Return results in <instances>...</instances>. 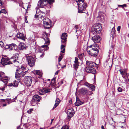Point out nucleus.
I'll return each instance as SVG.
<instances>
[{"label":"nucleus","mask_w":129,"mask_h":129,"mask_svg":"<svg viewBox=\"0 0 129 129\" xmlns=\"http://www.w3.org/2000/svg\"><path fill=\"white\" fill-rule=\"evenodd\" d=\"M27 69L24 66H21L20 68H18L16 70L15 77L17 79V82L20 81V78L21 76H23L27 72Z\"/></svg>","instance_id":"f257e3e1"},{"label":"nucleus","mask_w":129,"mask_h":129,"mask_svg":"<svg viewBox=\"0 0 129 129\" xmlns=\"http://www.w3.org/2000/svg\"><path fill=\"white\" fill-rule=\"evenodd\" d=\"M99 48L97 45L95 47L91 45L87 47L86 50L89 55L92 56H96L98 54Z\"/></svg>","instance_id":"f03ea898"},{"label":"nucleus","mask_w":129,"mask_h":129,"mask_svg":"<svg viewBox=\"0 0 129 129\" xmlns=\"http://www.w3.org/2000/svg\"><path fill=\"white\" fill-rule=\"evenodd\" d=\"M76 2L77 3V4L78 7V12L80 13H82L85 10L87 7L86 3H85L84 0H75Z\"/></svg>","instance_id":"7ed1b4c3"},{"label":"nucleus","mask_w":129,"mask_h":129,"mask_svg":"<svg viewBox=\"0 0 129 129\" xmlns=\"http://www.w3.org/2000/svg\"><path fill=\"white\" fill-rule=\"evenodd\" d=\"M102 27L101 24L96 23L94 24L92 28V31L93 34L100 33L102 30Z\"/></svg>","instance_id":"20e7f679"},{"label":"nucleus","mask_w":129,"mask_h":129,"mask_svg":"<svg viewBox=\"0 0 129 129\" xmlns=\"http://www.w3.org/2000/svg\"><path fill=\"white\" fill-rule=\"evenodd\" d=\"M26 57L28 64L30 67H32L34 65L35 62V59L32 56H29L28 55Z\"/></svg>","instance_id":"39448f33"},{"label":"nucleus","mask_w":129,"mask_h":129,"mask_svg":"<svg viewBox=\"0 0 129 129\" xmlns=\"http://www.w3.org/2000/svg\"><path fill=\"white\" fill-rule=\"evenodd\" d=\"M32 81V78L30 76H26L25 78L24 82L26 85L27 86L31 85Z\"/></svg>","instance_id":"423d86ee"},{"label":"nucleus","mask_w":129,"mask_h":129,"mask_svg":"<svg viewBox=\"0 0 129 129\" xmlns=\"http://www.w3.org/2000/svg\"><path fill=\"white\" fill-rule=\"evenodd\" d=\"M5 74L4 73L0 72V80L6 84L7 82L8 79V77H5Z\"/></svg>","instance_id":"0eeeda50"},{"label":"nucleus","mask_w":129,"mask_h":129,"mask_svg":"<svg viewBox=\"0 0 129 129\" xmlns=\"http://www.w3.org/2000/svg\"><path fill=\"white\" fill-rule=\"evenodd\" d=\"M49 34H47L46 32H44L42 34V38L44 40L45 43V44L49 45L50 43L49 38H48Z\"/></svg>","instance_id":"6e6552de"},{"label":"nucleus","mask_w":129,"mask_h":129,"mask_svg":"<svg viewBox=\"0 0 129 129\" xmlns=\"http://www.w3.org/2000/svg\"><path fill=\"white\" fill-rule=\"evenodd\" d=\"M48 3L47 0H40L38 3V5L39 7L43 8Z\"/></svg>","instance_id":"1a4fd4ad"},{"label":"nucleus","mask_w":129,"mask_h":129,"mask_svg":"<svg viewBox=\"0 0 129 129\" xmlns=\"http://www.w3.org/2000/svg\"><path fill=\"white\" fill-rule=\"evenodd\" d=\"M67 35L66 33H63L61 36V42L62 44H65L67 41Z\"/></svg>","instance_id":"9d476101"},{"label":"nucleus","mask_w":129,"mask_h":129,"mask_svg":"<svg viewBox=\"0 0 129 129\" xmlns=\"http://www.w3.org/2000/svg\"><path fill=\"white\" fill-rule=\"evenodd\" d=\"M85 70L86 72L89 73L95 74L96 73V70L93 67H87L86 68Z\"/></svg>","instance_id":"9b49d317"},{"label":"nucleus","mask_w":129,"mask_h":129,"mask_svg":"<svg viewBox=\"0 0 129 129\" xmlns=\"http://www.w3.org/2000/svg\"><path fill=\"white\" fill-rule=\"evenodd\" d=\"M1 62L2 64L4 66L10 64V62L9 61V59L8 57L6 58L2 57L1 59Z\"/></svg>","instance_id":"f8f14e48"},{"label":"nucleus","mask_w":129,"mask_h":129,"mask_svg":"<svg viewBox=\"0 0 129 129\" xmlns=\"http://www.w3.org/2000/svg\"><path fill=\"white\" fill-rule=\"evenodd\" d=\"M41 99L40 97L38 95H34L33 98L31 100L32 103H37V102H39Z\"/></svg>","instance_id":"ddd939ff"},{"label":"nucleus","mask_w":129,"mask_h":129,"mask_svg":"<svg viewBox=\"0 0 129 129\" xmlns=\"http://www.w3.org/2000/svg\"><path fill=\"white\" fill-rule=\"evenodd\" d=\"M92 40L94 43H98L101 40V38L99 35H96L92 38Z\"/></svg>","instance_id":"4468645a"},{"label":"nucleus","mask_w":129,"mask_h":129,"mask_svg":"<svg viewBox=\"0 0 129 129\" xmlns=\"http://www.w3.org/2000/svg\"><path fill=\"white\" fill-rule=\"evenodd\" d=\"M86 64L88 66L92 67H96L97 65L94 62L91 61H89L88 60L86 61Z\"/></svg>","instance_id":"2eb2a0df"},{"label":"nucleus","mask_w":129,"mask_h":129,"mask_svg":"<svg viewBox=\"0 0 129 129\" xmlns=\"http://www.w3.org/2000/svg\"><path fill=\"white\" fill-rule=\"evenodd\" d=\"M18 58H16L15 57H13L11 58L10 59H9V61L10 62V64L13 63V62H19V61L18 60Z\"/></svg>","instance_id":"dca6fc26"},{"label":"nucleus","mask_w":129,"mask_h":129,"mask_svg":"<svg viewBox=\"0 0 129 129\" xmlns=\"http://www.w3.org/2000/svg\"><path fill=\"white\" fill-rule=\"evenodd\" d=\"M83 102L81 101L79 98L76 97V102L75 103V104L76 106H78L83 104Z\"/></svg>","instance_id":"f3484780"},{"label":"nucleus","mask_w":129,"mask_h":129,"mask_svg":"<svg viewBox=\"0 0 129 129\" xmlns=\"http://www.w3.org/2000/svg\"><path fill=\"white\" fill-rule=\"evenodd\" d=\"M16 36L17 38L23 40L25 38V35L24 34H22L20 33H18Z\"/></svg>","instance_id":"a211bd4d"},{"label":"nucleus","mask_w":129,"mask_h":129,"mask_svg":"<svg viewBox=\"0 0 129 129\" xmlns=\"http://www.w3.org/2000/svg\"><path fill=\"white\" fill-rule=\"evenodd\" d=\"M79 92L82 95H85L87 93L88 91L86 89L82 88L79 90Z\"/></svg>","instance_id":"6ab92c4d"},{"label":"nucleus","mask_w":129,"mask_h":129,"mask_svg":"<svg viewBox=\"0 0 129 129\" xmlns=\"http://www.w3.org/2000/svg\"><path fill=\"white\" fill-rule=\"evenodd\" d=\"M10 49L11 50H16L17 48V46L16 45L14 44H10Z\"/></svg>","instance_id":"aec40b11"},{"label":"nucleus","mask_w":129,"mask_h":129,"mask_svg":"<svg viewBox=\"0 0 129 129\" xmlns=\"http://www.w3.org/2000/svg\"><path fill=\"white\" fill-rule=\"evenodd\" d=\"M26 45L24 44L20 43L19 45V48L20 50H23L25 49Z\"/></svg>","instance_id":"412c9836"},{"label":"nucleus","mask_w":129,"mask_h":129,"mask_svg":"<svg viewBox=\"0 0 129 129\" xmlns=\"http://www.w3.org/2000/svg\"><path fill=\"white\" fill-rule=\"evenodd\" d=\"M86 85L89 87V89L93 90L95 89V86L92 84H91L89 83H87Z\"/></svg>","instance_id":"4be33fe9"},{"label":"nucleus","mask_w":129,"mask_h":129,"mask_svg":"<svg viewBox=\"0 0 129 129\" xmlns=\"http://www.w3.org/2000/svg\"><path fill=\"white\" fill-rule=\"evenodd\" d=\"M18 85V83L16 80H15L14 81V82L13 83H9L8 86H13L15 87H17Z\"/></svg>","instance_id":"5701e85b"},{"label":"nucleus","mask_w":129,"mask_h":129,"mask_svg":"<svg viewBox=\"0 0 129 129\" xmlns=\"http://www.w3.org/2000/svg\"><path fill=\"white\" fill-rule=\"evenodd\" d=\"M55 102L56 103L54 105V107H53V109L54 108H56L59 103V99L58 98H56L55 101Z\"/></svg>","instance_id":"b1692460"},{"label":"nucleus","mask_w":129,"mask_h":129,"mask_svg":"<svg viewBox=\"0 0 129 129\" xmlns=\"http://www.w3.org/2000/svg\"><path fill=\"white\" fill-rule=\"evenodd\" d=\"M43 20V23H50V20L48 18H44Z\"/></svg>","instance_id":"393cba45"},{"label":"nucleus","mask_w":129,"mask_h":129,"mask_svg":"<svg viewBox=\"0 0 129 129\" xmlns=\"http://www.w3.org/2000/svg\"><path fill=\"white\" fill-rule=\"evenodd\" d=\"M50 23H43V25L44 26L45 28H48L50 27Z\"/></svg>","instance_id":"a878e982"},{"label":"nucleus","mask_w":129,"mask_h":129,"mask_svg":"<svg viewBox=\"0 0 129 129\" xmlns=\"http://www.w3.org/2000/svg\"><path fill=\"white\" fill-rule=\"evenodd\" d=\"M63 44H62L61 46V49L62 50L61 51V52L63 53L65 51V46Z\"/></svg>","instance_id":"bb28decb"},{"label":"nucleus","mask_w":129,"mask_h":129,"mask_svg":"<svg viewBox=\"0 0 129 129\" xmlns=\"http://www.w3.org/2000/svg\"><path fill=\"white\" fill-rule=\"evenodd\" d=\"M48 2V4H49V8H51V6L52 4L54 2V0H47Z\"/></svg>","instance_id":"cd10ccee"},{"label":"nucleus","mask_w":129,"mask_h":129,"mask_svg":"<svg viewBox=\"0 0 129 129\" xmlns=\"http://www.w3.org/2000/svg\"><path fill=\"white\" fill-rule=\"evenodd\" d=\"M45 16V14L44 12H40L39 14V17L41 19L44 18V17Z\"/></svg>","instance_id":"c85d7f7f"},{"label":"nucleus","mask_w":129,"mask_h":129,"mask_svg":"<svg viewBox=\"0 0 129 129\" xmlns=\"http://www.w3.org/2000/svg\"><path fill=\"white\" fill-rule=\"evenodd\" d=\"M56 78H53L52 79L51 82L50 84V85L52 86L55 85V82Z\"/></svg>","instance_id":"c756f323"},{"label":"nucleus","mask_w":129,"mask_h":129,"mask_svg":"<svg viewBox=\"0 0 129 129\" xmlns=\"http://www.w3.org/2000/svg\"><path fill=\"white\" fill-rule=\"evenodd\" d=\"M43 92L45 93H47L50 91V89L48 88H43L42 90Z\"/></svg>","instance_id":"7c9ffc66"},{"label":"nucleus","mask_w":129,"mask_h":129,"mask_svg":"<svg viewBox=\"0 0 129 129\" xmlns=\"http://www.w3.org/2000/svg\"><path fill=\"white\" fill-rule=\"evenodd\" d=\"M97 17L99 19H103L104 18L103 15L101 13L99 14V15Z\"/></svg>","instance_id":"2f4dec72"},{"label":"nucleus","mask_w":129,"mask_h":129,"mask_svg":"<svg viewBox=\"0 0 129 129\" xmlns=\"http://www.w3.org/2000/svg\"><path fill=\"white\" fill-rule=\"evenodd\" d=\"M118 7H121L122 9H124V7H127V5L126 4H124L123 5H117Z\"/></svg>","instance_id":"473e14b6"},{"label":"nucleus","mask_w":129,"mask_h":129,"mask_svg":"<svg viewBox=\"0 0 129 129\" xmlns=\"http://www.w3.org/2000/svg\"><path fill=\"white\" fill-rule=\"evenodd\" d=\"M35 73L36 74L39 75L40 76H41L42 75V73L39 70L36 71L35 72Z\"/></svg>","instance_id":"72a5a7b5"},{"label":"nucleus","mask_w":129,"mask_h":129,"mask_svg":"<svg viewBox=\"0 0 129 129\" xmlns=\"http://www.w3.org/2000/svg\"><path fill=\"white\" fill-rule=\"evenodd\" d=\"M73 67L76 70L78 68L79 66V63H75L73 65Z\"/></svg>","instance_id":"f704fd0d"},{"label":"nucleus","mask_w":129,"mask_h":129,"mask_svg":"<svg viewBox=\"0 0 129 129\" xmlns=\"http://www.w3.org/2000/svg\"><path fill=\"white\" fill-rule=\"evenodd\" d=\"M115 29L114 27H113L112 29V31L111 32V34L112 36L114 35L115 34Z\"/></svg>","instance_id":"c9c22d12"},{"label":"nucleus","mask_w":129,"mask_h":129,"mask_svg":"<svg viewBox=\"0 0 129 129\" xmlns=\"http://www.w3.org/2000/svg\"><path fill=\"white\" fill-rule=\"evenodd\" d=\"M74 115V114H67L68 118L69 119H70V118L73 116Z\"/></svg>","instance_id":"e433bc0d"},{"label":"nucleus","mask_w":129,"mask_h":129,"mask_svg":"<svg viewBox=\"0 0 129 129\" xmlns=\"http://www.w3.org/2000/svg\"><path fill=\"white\" fill-rule=\"evenodd\" d=\"M122 77L124 78H125V77H127L128 76L127 73L125 72H124L123 74L122 75Z\"/></svg>","instance_id":"4c0bfd02"},{"label":"nucleus","mask_w":129,"mask_h":129,"mask_svg":"<svg viewBox=\"0 0 129 129\" xmlns=\"http://www.w3.org/2000/svg\"><path fill=\"white\" fill-rule=\"evenodd\" d=\"M84 56V54L83 53H80L79 54L78 56L79 57V58L81 59Z\"/></svg>","instance_id":"58836bf2"},{"label":"nucleus","mask_w":129,"mask_h":129,"mask_svg":"<svg viewBox=\"0 0 129 129\" xmlns=\"http://www.w3.org/2000/svg\"><path fill=\"white\" fill-rule=\"evenodd\" d=\"M61 129H69V127L67 125H65L63 126Z\"/></svg>","instance_id":"ea45409f"},{"label":"nucleus","mask_w":129,"mask_h":129,"mask_svg":"<svg viewBox=\"0 0 129 129\" xmlns=\"http://www.w3.org/2000/svg\"><path fill=\"white\" fill-rule=\"evenodd\" d=\"M74 111L73 109L71 108H70V109H68V110L67 112H73Z\"/></svg>","instance_id":"a19ab883"},{"label":"nucleus","mask_w":129,"mask_h":129,"mask_svg":"<svg viewBox=\"0 0 129 129\" xmlns=\"http://www.w3.org/2000/svg\"><path fill=\"white\" fill-rule=\"evenodd\" d=\"M78 58L76 57L75 58V60L74 61V63H79L78 61Z\"/></svg>","instance_id":"79ce46f5"},{"label":"nucleus","mask_w":129,"mask_h":129,"mask_svg":"<svg viewBox=\"0 0 129 129\" xmlns=\"http://www.w3.org/2000/svg\"><path fill=\"white\" fill-rule=\"evenodd\" d=\"M41 47L43 48H46V50H48V45L46 44L42 46H41Z\"/></svg>","instance_id":"37998d69"},{"label":"nucleus","mask_w":129,"mask_h":129,"mask_svg":"<svg viewBox=\"0 0 129 129\" xmlns=\"http://www.w3.org/2000/svg\"><path fill=\"white\" fill-rule=\"evenodd\" d=\"M62 55H61L59 57V58H58V62H60L61 60L62 59Z\"/></svg>","instance_id":"c03bdc74"},{"label":"nucleus","mask_w":129,"mask_h":129,"mask_svg":"<svg viewBox=\"0 0 129 129\" xmlns=\"http://www.w3.org/2000/svg\"><path fill=\"white\" fill-rule=\"evenodd\" d=\"M33 111V109H30L27 111V112L28 113L30 114L31 113V112Z\"/></svg>","instance_id":"a18cd8bd"},{"label":"nucleus","mask_w":129,"mask_h":129,"mask_svg":"<svg viewBox=\"0 0 129 129\" xmlns=\"http://www.w3.org/2000/svg\"><path fill=\"white\" fill-rule=\"evenodd\" d=\"M1 12L2 13L5 14L7 13V12L4 9H2L1 10Z\"/></svg>","instance_id":"49530a36"},{"label":"nucleus","mask_w":129,"mask_h":129,"mask_svg":"<svg viewBox=\"0 0 129 129\" xmlns=\"http://www.w3.org/2000/svg\"><path fill=\"white\" fill-rule=\"evenodd\" d=\"M117 90L119 92H121L122 91V89L120 87H118V88Z\"/></svg>","instance_id":"de8ad7c7"},{"label":"nucleus","mask_w":129,"mask_h":129,"mask_svg":"<svg viewBox=\"0 0 129 129\" xmlns=\"http://www.w3.org/2000/svg\"><path fill=\"white\" fill-rule=\"evenodd\" d=\"M5 48L6 49H10V44L9 45H6L5 47Z\"/></svg>","instance_id":"09e8293b"},{"label":"nucleus","mask_w":129,"mask_h":129,"mask_svg":"<svg viewBox=\"0 0 129 129\" xmlns=\"http://www.w3.org/2000/svg\"><path fill=\"white\" fill-rule=\"evenodd\" d=\"M121 28V26H118L117 28V31L119 32V33L120 29Z\"/></svg>","instance_id":"8fccbe9b"},{"label":"nucleus","mask_w":129,"mask_h":129,"mask_svg":"<svg viewBox=\"0 0 129 129\" xmlns=\"http://www.w3.org/2000/svg\"><path fill=\"white\" fill-rule=\"evenodd\" d=\"M5 87L4 86H3L2 87H0V90H1L2 91H3L5 90Z\"/></svg>","instance_id":"3c124183"},{"label":"nucleus","mask_w":129,"mask_h":129,"mask_svg":"<svg viewBox=\"0 0 129 129\" xmlns=\"http://www.w3.org/2000/svg\"><path fill=\"white\" fill-rule=\"evenodd\" d=\"M3 45V42L2 41H0V46L1 47H2Z\"/></svg>","instance_id":"603ef678"},{"label":"nucleus","mask_w":129,"mask_h":129,"mask_svg":"<svg viewBox=\"0 0 129 129\" xmlns=\"http://www.w3.org/2000/svg\"><path fill=\"white\" fill-rule=\"evenodd\" d=\"M78 28V26L77 25H75V27L74 28V30H76V31L77 32V30H76Z\"/></svg>","instance_id":"864d4df0"},{"label":"nucleus","mask_w":129,"mask_h":129,"mask_svg":"<svg viewBox=\"0 0 129 129\" xmlns=\"http://www.w3.org/2000/svg\"><path fill=\"white\" fill-rule=\"evenodd\" d=\"M120 72V74L122 75L124 72H123L122 70L120 69L119 70Z\"/></svg>","instance_id":"5fc2aeb1"},{"label":"nucleus","mask_w":129,"mask_h":129,"mask_svg":"<svg viewBox=\"0 0 129 129\" xmlns=\"http://www.w3.org/2000/svg\"><path fill=\"white\" fill-rule=\"evenodd\" d=\"M67 114H74L75 113V112L74 111L73 112H67Z\"/></svg>","instance_id":"6e6d98bb"},{"label":"nucleus","mask_w":129,"mask_h":129,"mask_svg":"<svg viewBox=\"0 0 129 129\" xmlns=\"http://www.w3.org/2000/svg\"><path fill=\"white\" fill-rule=\"evenodd\" d=\"M25 22H26V23L28 22V21H27V18H26V16H25Z\"/></svg>","instance_id":"4d7b16f0"},{"label":"nucleus","mask_w":129,"mask_h":129,"mask_svg":"<svg viewBox=\"0 0 129 129\" xmlns=\"http://www.w3.org/2000/svg\"><path fill=\"white\" fill-rule=\"evenodd\" d=\"M35 16L36 18H37L38 17L39 18V15H38L36 14L35 15Z\"/></svg>","instance_id":"13d9d810"},{"label":"nucleus","mask_w":129,"mask_h":129,"mask_svg":"<svg viewBox=\"0 0 129 129\" xmlns=\"http://www.w3.org/2000/svg\"><path fill=\"white\" fill-rule=\"evenodd\" d=\"M3 4V2L0 0V6L2 5Z\"/></svg>","instance_id":"bf43d9fd"},{"label":"nucleus","mask_w":129,"mask_h":129,"mask_svg":"<svg viewBox=\"0 0 129 129\" xmlns=\"http://www.w3.org/2000/svg\"><path fill=\"white\" fill-rule=\"evenodd\" d=\"M54 120V119H52L51 120V122L50 123V125H51L52 124V122Z\"/></svg>","instance_id":"052dcab7"},{"label":"nucleus","mask_w":129,"mask_h":129,"mask_svg":"<svg viewBox=\"0 0 129 129\" xmlns=\"http://www.w3.org/2000/svg\"><path fill=\"white\" fill-rule=\"evenodd\" d=\"M44 54H42L40 55V56L41 57H42L44 56Z\"/></svg>","instance_id":"680f3d73"},{"label":"nucleus","mask_w":129,"mask_h":129,"mask_svg":"<svg viewBox=\"0 0 129 129\" xmlns=\"http://www.w3.org/2000/svg\"><path fill=\"white\" fill-rule=\"evenodd\" d=\"M58 71H57L55 73V75H57L58 74Z\"/></svg>","instance_id":"e2e57ef3"},{"label":"nucleus","mask_w":129,"mask_h":129,"mask_svg":"<svg viewBox=\"0 0 129 129\" xmlns=\"http://www.w3.org/2000/svg\"><path fill=\"white\" fill-rule=\"evenodd\" d=\"M7 105L6 104H3V106L4 107L6 106Z\"/></svg>","instance_id":"0e129e2a"},{"label":"nucleus","mask_w":129,"mask_h":129,"mask_svg":"<svg viewBox=\"0 0 129 129\" xmlns=\"http://www.w3.org/2000/svg\"><path fill=\"white\" fill-rule=\"evenodd\" d=\"M101 128L102 129H105L104 128V126L103 125L102 126Z\"/></svg>","instance_id":"69168bd1"},{"label":"nucleus","mask_w":129,"mask_h":129,"mask_svg":"<svg viewBox=\"0 0 129 129\" xmlns=\"http://www.w3.org/2000/svg\"><path fill=\"white\" fill-rule=\"evenodd\" d=\"M66 66V65H64V66H63L62 67V68H64V67H65Z\"/></svg>","instance_id":"338daca9"},{"label":"nucleus","mask_w":129,"mask_h":129,"mask_svg":"<svg viewBox=\"0 0 129 129\" xmlns=\"http://www.w3.org/2000/svg\"><path fill=\"white\" fill-rule=\"evenodd\" d=\"M17 129H20V126H18L17 128Z\"/></svg>","instance_id":"774afa93"}]
</instances>
